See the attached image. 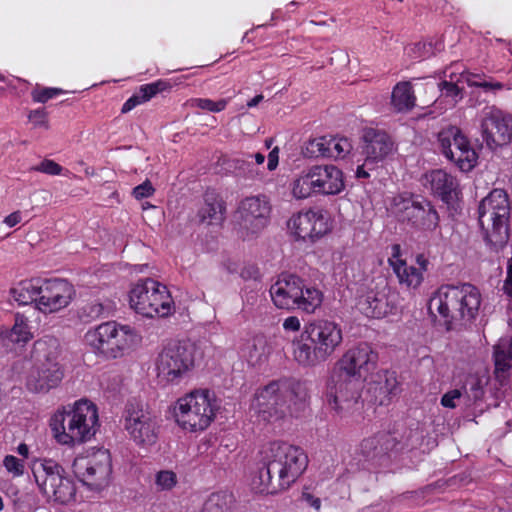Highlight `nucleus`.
<instances>
[{
  "label": "nucleus",
  "instance_id": "nucleus-59",
  "mask_svg": "<svg viewBox=\"0 0 512 512\" xmlns=\"http://www.w3.org/2000/svg\"><path fill=\"white\" fill-rule=\"evenodd\" d=\"M21 222V212L15 211L5 217L4 223L9 227H14Z\"/></svg>",
  "mask_w": 512,
  "mask_h": 512
},
{
  "label": "nucleus",
  "instance_id": "nucleus-25",
  "mask_svg": "<svg viewBox=\"0 0 512 512\" xmlns=\"http://www.w3.org/2000/svg\"><path fill=\"white\" fill-rule=\"evenodd\" d=\"M425 180V185H429L428 188L435 197L448 207H454L461 194L456 177L442 169H436L426 173Z\"/></svg>",
  "mask_w": 512,
  "mask_h": 512
},
{
  "label": "nucleus",
  "instance_id": "nucleus-13",
  "mask_svg": "<svg viewBox=\"0 0 512 512\" xmlns=\"http://www.w3.org/2000/svg\"><path fill=\"white\" fill-rule=\"evenodd\" d=\"M392 209L397 219L419 232H433L439 228L440 216L428 198L404 192L393 198Z\"/></svg>",
  "mask_w": 512,
  "mask_h": 512
},
{
  "label": "nucleus",
  "instance_id": "nucleus-44",
  "mask_svg": "<svg viewBox=\"0 0 512 512\" xmlns=\"http://www.w3.org/2000/svg\"><path fill=\"white\" fill-rule=\"evenodd\" d=\"M462 81L459 77L456 82L453 81L452 75H450V80L441 81L438 86L441 92V95L445 98H450L454 103L459 102L463 98V88L459 87L458 82Z\"/></svg>",
  "mask_w": 512,
  "mask_h": 512
},
{
  "label": "nucleus",
  "instance_id": "nucleus-43",
  "mask_svg": "<svg viewBox=\"0 0 512 512\" xmlns=\"http://www.w3.org/2000/svg\"><path fill=\"white\" fill-rule=\"evenodd\" d=\"M170 88L171 85L167 80L159 79L157 81L141 85L137 90V93L139 94L143 102H147L153 97H155L157 94L166 91Z\"/></svg>",
  "mask_w": 512,
  "mask_h": 512
},
{
  "label": "nucleus",
  "instance_id": "nucleus-60",
  "mask_svg": "<svg viewBox=\"0 0 512 512\" xmlns=\"http://www.w3.org/2000/svg\"><path fill=\"white\" fill-rule=\"evenodd\" d=\"M416 262L419 265V267H417V269H420L423 274L424 271L427 270L428 260L425 258L424 255L420 254V255H417Z\"/></svg>",
  "mask_w": 512,
  "mask_h": 512
},
{
  "label": "nucleus",
  "instance_id": "nucleus-39",
  "mask_svg": "<svg viewBox=\"0 0 512 512\" xmlns=\"http://www.w3.org/2000/svg\"><path fill=\"white\" fill-rule=\"evenodd\" d=\"M328 158L343 159L353 149L351 141L347 137L328 136Z\"/></svg>",
  "mask_w": 512,
  "mask_h": 512
},
{
  "label": "nucleus",
  "instance_id": "nucleus-10",
  "mask_svg": "<svg viewBox=\"0 0 512 512\" xmlns=\"http://www.w3.org/2000/svg\"><path fill=\"white\" fill-rule=\"evenodd\" d=\"M84 339L95 355L110 360L131 352L139 344L141 337L130 325L107 321L88 330Z\"/></svg>",
  "mask_w": 512,
  "mask_h": 512
},
{
  "label": "nucleus",
  "instance_id": "nucleus-37",
  "mask_svg": "<svg viewBox=\"0 0 512 512\" xmlns=\"http://www.w3.org/2000/svg\"><path fill=\"white\" fill-rule=\"evenodd\" d=\"M232 501V494L224 491L212 493L205 500L201 512H229Z\"/></svg>",
  "mask_w": 512,
  "mask_h": 512
},
{
  "label": "nucleus",
  "instance_id": "nucleus-24",
  "mask_svg": "<svg viewBox=\"0 0 512 512\" xmlns=\"http://www.w3.org/2000/svg\"><path fill=\"white\" fill-rule=\"evenodd\" d=\"M303 289V279L295 274L282 273L270 287V296L274 305L280 309H295Z\"/></svg>",
  "mask_w": 512,
  "mask_h": 512
},
{
  "label": "nucleus",
  "instance_id": "nucleus-17",
  "mask_svg": "<svg viewBox=\"0 0 512 512\" xmlns=\"http://www.w3.org/2000/svg\"><path fill=\"white\" fill-rule=\"evenodd\" d=\"M271 204L266 195L248 196L242 199L235 213V229L242 240H252L269 223Z\"/></svg>",
  "mask_w": 512,
  "mask_h": 512
},
{
  "label": "nucleus",
  "instance_id": "nucleus-3",
  "mask_svg": "<svg viewBox=\"0 0 512 512\" xmlns=\"http://www.w3.org/2000/svg\"><path fill=\"white\" fill-rule=\"evenodd\" d=\"M308 401L306 382L282 377L258 388L252 407L260 421L275 423L287 415L298 417L308 406Z\"/></svg>",
  "mask_w": 512,
  "mask_h": 512
},
{
  "label": "nucleus",
  "instance_id": "nucleus-58",
  "mask_svg": "<svg viewBox=\"0 0 512 512\" xmlns=\"http://www.w3.org/2000/svg\"><path fill=\"white\" fill-rule=\"evenodd\" d=\"M278 162H279L278 149L274 148L268 154V163H267L268 170L269 171L275 170L278 166Z\"/></svg>",
  "mask_w": 512,
  "mask_h": 512
},
{
  "label": "nucleus",
  "instance_id": "nucleus-33",
  "mask_svg": "<svg viewBox=\"0 0 512 512\" xmlns=\"http://www.w3.org/2000/svg\"><path fill=\"white\" fill-rule=\"evenodd\" d=\"M416 104L413 86L408 81L398 82L391 94V105L397 112L411 111Z\"/></svg>",
  "mask_w": 512,
  "mask_h": 512
},
{
  "label": "nucleus",
  "instance_id": "nucleus-50",
  "mask_svg": "<svg viewBox=\"0 0 512 512\" xmlns=\"http://www.w3.org/2000/svg\"><path fill=\"white\" fill-rule=\"evenodd\" d=\"M31 170L55 176L62 174L63 167L54 160L44 159L37 166L32 167Z\"/></svg>",
  "mask_w": 512,
  "mask_h": 512
},
{
  "label": "nucleus",
  "instance_id": "nucleus-21",
  "mask_svg": "<svg viewBox=\"0 0 512 512\" xmlns=\"http://www.w3.org/2000/svg\"><path fill=\"white\" fill-rule=\"evenodd\" d=\"M75 290L72 284L64 279H41L38 311L51 314L67 307Z\"/></svg>",
  "mask_w": 512,
  "mask_h": 512
},
{
  "label": "nucleus",
  "instance_id": "nucleus-54",
  "mask_svg": "<svg viewBox=\"0 0 512 512\" xmlns=\"http://www.w3.org/2000/svg\"><path fill=\"white\" fill-rule=\"evenodd\" d=\"M144 103L140 98L139 94L136 92L130 98H128L121 108L122 113H127L134 109L136 106Z\"/></svg>",
  "mask_w": 512,
  "mask_h": 512
},
{
  "label": "nucleus",
  "instance_id": "nucleus-11",
  "mask_svg": "<svg viewBox=\"0 0 512 512\" xmlns=\"http://www.w3.org/2000/svg\"><path fill=\"white\" fill-rule=\"evenodd\" d=\"M345 189L342 170L333 164L304 168L293 180L291 192L297 200L318 195H338Z\"/></svg>",
  "mask_w": 512,
  "mask_h": 512
},
{
  "label": "nucleus",
  "instance_id": "nucleus-63",
  "mask_svg": "<svg viewBox=\"0 0 512 512\" xmlns=\"http://www.w3.org/2000/svg\"><path fill=\"white\" fill-rule=\"evenodd\" d=\"M17 451L18 453L23 456V457H28V454H29V448L28 446L25 444V443H21L18 447H17Z\"/></svg>",
  "mask_w": 512,
  "mask_h": 512
},
{
  "label": "nucleus",
  "instance_id": "nucleus-32",
  "mask_svg": "<svg viewBox=\"0 0 512 512\" xmlns=\"http://www.w3.org/2000/svg\"><path fill=\"white\" fill-rule=\"evenodd\" d=\"M41 278H32L20 281L11 289L14 300L19 305L34 304L38 310V298L40 295Z\"/></svg>",
  "mask_w": 512,
  "mask_h": 512
},
{
  "label": "nucleus",
  "instance_id": "nucleus-22",
  "mask_svg": "<svg viewBox=\"0 0 512 512\" xmlns=\"http://www.w3.org/2000/svg\"><path fill=\"white\" fill-rule=\"evenodd\" d=\"M292 234L301 240L315 241L328 231L327 221L320 210L309 209L293 215L288 221Z\"/></svg>",
  "mask_w": 512,
  "mask_h": 512
},
{
  "label": "nucleus",
  "instance_id": "nucleus-12",
  "mask_svg": "<svg viewBox=\"0 0 512 512\" xmlns=\"http://www.w3.org/2000/svg\"><path fill=\"white\" fill-rule=\"evenodd\" d=\"M31 471L38 488L48 499L61 504L75 499V481L57 461L36 459L32 462Z\"/></svg>",
  "mask_w": 512,
  "mask_h": 512
},
{
  "label": "nucleus",
  "instance_id": "nucleus-15",
  "mask_svg": "<svg viewBox=\"0 0 512 512\" xmlns=\"http://www.w3.org/2000/svg\"><path fill=\"white\" fill-rule=\"evenodd\" d=\"M123 425L130 440L139 448L148 449L158 442L161 419L141 403L126 404Z\"/></svg>",
  "mask_w": 512,
  "mask_h": 512
},
{
  "label": "nucleus",
  "instance_id": "nucleus-4",
  "mask_svg": "<svg viewBox=\"0 0 512 512\" xmlns=\"http://www.w3.org/2000/svg\"><path fill=\"white\" fill-rule=\"evenodd\" d=\"M343 342L341 326L335 321L316 319L304 326L292 342L293 358L302 367L312 368L328 360Z\"/></svg>",
  "mask_w": 512,
  "mask_h": 512
},
{
  "label": "nucleus",
  "instance_id": "nucleus-64",
  "mask_svg": "<svg viewBox=\"0 0 512 512\" xmlns=\"http://www.w3.org/2000/svg\"><path fill=\"white\" fill-rule=\"evenodd\" d=\"M254 158H255V161H256V163H257L258 165L263 164V163H264V161H265V156H264V154L259 153V152H258V153H256V154L254 155Z\"/></svg>",
  "mask_w": 512,
  "mask_h": 512
},
{
  "label": "nucleus",
  "instance_id": "nucleus-29",
  "mask_svg": "<svg viewBox=\"0 0 512 512\" xmlns=\"http://www.w3.org/2000/svg\"><path fill=\"white\" fill-rule=\"evenodd\" d=\"M363 138L365 142L364 152L367 160H382L393 149V142L386 132L368 129L365 131Z\"/></svg>",
  "mask_w": 512,
  "mask_h": 512
},
{
  "label": "nucleus",
  "instance_id": "nucleus-52",
  "mask_svg": "<svg viewBox=\"0 0 512 512\" xmlns=\"http://www.w3.org/2000/svg\"><path fill=\"white\" fill-rule=\"evenodd\" d=\"M155 193V188L149 180H145L143 183L137 185L133 189V196L137 200L151 197Z\"/></svg>",
  "mask_w": 512,
  "mask_h": 512
},
{
  "label": "nucleus",
  "instance_id": "nucleus-40",
  "mask_svg": "<svg viewBox=\"0 0 512 512\" xmlns=\"http://www.w3.org/2000/svg\"><path fill=\"white\" fill-rule=\"evenodd\" d=\"M108 314L109 308L98 301L86 303L79 311V317L83 322H92L100 317L107 316Z\"/></svg>",
  "mask_w": 512,
  "mask_h": 512
},
{
  "label": "nucleus",
  "instance_id": "nucleus-26",
  "mask_svg": "<svg viewBox=\"0 0 512 512\" xmlns=\"http://www.w3.org/2000/svg\"><path fill=\"white\" fill-rule=\"evenodd\" d=\"M392 250V257L388 259V262L399 284L408 289L418 288L423 282L422 271L413 265H408L405 260L399 258L400 246L398 244L393 245Z\"/></svg>",
  "mask_w": 512,
  "mask_h": 512
},
{
  "label": "nucleus",
  "instance_id": "nucleus-41",
  "mask_svg": "<svg viewBox=\"0 0 512 512\" xmlns=\"http://www.w3.org/2000/svg\"><path fill=\"white\" fill-rule=\"evenodd\" d=\"M329 142L328 136H321L310 139L304 148V155L310 158H328Z\"/></svg>",
  "mask_w": 512,
  "mask_h": 512
},
{
  "label": "nucleus",
  "instance_id": "nucleus-49",
  "mask_svg": "<svg viewBox=\"0 0 512 512\" xmlns=\"http://www.w3.org/2000/svg\"><path fill=\"white\" fill-rule=\"evenodd\" d=\"M28 120L35 128L49 129L48 113L43 107L30 110L28 113Z\"/></svg>",
  "mask_w": 512,
  "mask_h": 512
},
{
  "label": "nucleus",
  "instance_id": "nucleus-16",
  "mask_svg": "<svg viewBox=\"0 0 512 512\" xmlns=\"http://www.w3.org/2000/svg\"><path fill=\"white\" fill-rule=\"evenodd\" d=\"M195 346L189 341H170L156 361L158 376L171 383H179L194 367Z\"/></svg>",
  "mask_w": 512,
  "mask_h": 512
},
{
  "label": "nucleus",
  "instance_id": "nucleus-14",
  "mask_svg": "<svg viewBox=\"0 0 512 512\" xmlns=\"http://www.w3.org/2000/svg\"><path fill=\"white\" fill-rule=\"evenodd\" d=\"M172 303L167 287L151 278L139 280L129 292L130 307L144 317L168 316Z\"/></svg>",
  "mask_w": 512,
  "mask_h": 512
},
{
  "label": "nucleus",
  "instance_id": "nucleus-35",
  "mask_svg": "<svg viewBox=\"0 0 512 512\" xmlns=\"http://www.w3.org/2000/svg\"><path fill=\"white\" fill-rule=\"evenodd\" d=\"M295 305V309L304 311L308 314L314 313L323 302V293L314 286H308L303 279V289Z\"/></svg>",
  "mask_w": 512,
  "mask_h": 512
},
{
  "label": "nucleus",
  "instance_id": "nucleus-19",
  "mask_svg": "<svg viewBox=\"0 0 512 512\" xmlns=\"http://www.w3.org/2000/svg\"><path fill=\"white\" fill-rule=\"evenodd\" d=\"M438 142L442 154L462 172H469L476 166L478 154L459 127L450 125L442 129Z\"/></svg>",
  "mask_w": 512,
  "mask_h": 512
},
{
  "label": "nucleus",
  "instance_id": "nucleus-8",
  "mask_svg": "<svg viewBox=\"0 0 512 512\" xmlns=\"http://www.w3.org/2000/svg\"><path fill=\"white\" fill-rule=\"evenodd\" d=\"M510 201L503 189H493L478 206V222L485 245L498 253L510 238Z\"/></svg>",
  "mask_w": 512,
  "mask_h": 512
},
{
  "label": "nucleus",
  "instance_id": "nucleus-18",
  "mask_svg": "<svg viewBox=\"0 0 512 512\" xmlns=\"http://www.w3.org/2000/svg\"><path fill=\"white\" fill-rule=\"evenodd\" d=\"M72 467L84 485L99 490L109 483L112 474L111 455L108 450L97 449L77 456Z\"/></svg>",
  "mask_w": 512,
  "mask_h": 512
},
{
  "label": "nucleus",
  "instance_id": "nucleus-28",
  "mask_svg": "<svg viewBox=\"0 0 512 512\" xmlns=\"http://www.w3.org/2000/svg\"><path fill=\"white\" fill-rule=\"evenodd\" d=\"M203 206L198 211L201 222L220 225L225 220L226 203L215 189H207L203 195Z\"/></svg>",
  "mask_w": 512,
  "mask_h": 512
},
{
  "label": "nucleus",
  "instance_id": "nucleus-31",
  "mask_svg": "<svg viewBox=\"0 0 512 512\" xmlns=\"http://www.w3.org/2000/svg\"><path fill=\"white\" fill-rule=\"evenodd\" d=\"M380 380L374 382L370 390L374 393V400L380 406L388 405L392 398L400 392L399 382L395 372L388 370L379 375Z\"/></svg>",
  "mask_w": 512,
  "mask_h": 512
},
{
  "label": "nucleus",
  "instance_id": "nucleus-1",
  "mask_svg": "<svg viewBox=\"0 0 512 512\" xmlns=\"http://www.w3.org/2000/svg\"><path fill=\"white\" fill-rule=\"evenodd\" d=\"M377 363L378 353L367 342L347 349L326 380L324 399L327 405L340 414L358 404L363 382L376 369Z\"/></svg>",
  "mask_w": 512,
  "mask_h": 512
},
{
  "label": "nucleus",
  "instance_id": "nucleus-42",
  "mask_svg": "<svg viewBox=\"0 0 512 512\" xmlns=\"http://www.w3.org/2000/svg\"><path fill=\"white\" fill-rule=\"evenodd\" d=\"M460 78L462 81L466 82L470 87H479L488 90H501L503 88V84L500 82H488L484 79V75L464 72L460 74Z\"/></svg>",
  "mask_w": 512,
  "mask_h": 512
},
{
  "label": "nucleus",
  "instance_id": "nucleus-57",
  "mask_svg": "<svg viewBox=\"0 0 512 512\" xmlns=\"http://www.w3.org/2000/svg\"><path fill=\"white\" fill-rule=\"evenodd\" d=\"M302 499L311 507L316 510H319L321 507V500L318 497H315L313 494L308 492L302 493Z\"/></svg>",
  "mask_w": 512,
  "mask_h": 512
},
{
  "label": "nucleus",
  "instance_id": "nucleus-7",
  "mask_svg": "<svg viewBox=\"0 0 512 512\" xmlns=\"http://www.w3.org/2000/svg\"><path fill=\"white\" fill-rule=\"evenodd\" d=\"M61 346L59 340L50 335L43 336L33 344L35 363L25 381L27 390L34 394H47L60 386L65 369L59 362Z\"/></svg>",
  "mask_w": 512,
  "mask_h": 512
},
{
  "label": "nucleus",
  "instance_id": "nucleus-5",
  "mask_svg": "<svg viewBox=\"0 0 512 512\" xmlns=\"http://www.w3.org/2000/svg\"><path fill=\"white\" fill-rule=\"evenodd\" d=\"M479 289L464 283L459 286L443 285L432 295L429 311H437L443 318L447 330L470 324L476 319L481 306Z\"/></svg>",
  "mask_w": 512,
  "mask_h": 512
},
{
  "label": "nucleus",
  "instance_id": "nucleus-56",
  "mask_svg": "<svg viewBox=\"0 0 512 512\" xmlns=\"http://www.w3.org/2000/svg\"><path fill=\"white\" fill-rule=\"evenodd\" d=\"M300 326H301L300 320L296 316H289L283 322V328L286 331H293V332L299 331Z\"/></svg>",
  "mask_w": 512,
  "mask_h": 512
},
{
  "label": "nucleus",
  "instance_id": "nucleus-9",
  "mask_svg": "<svg viewBox=\"0 0 512 512\" xmlns=\"http://www.w3.org/2000/svg\"><path fill=\"white\" fill-rule=\"evenodd\" d=\"M221 401L209 389H195L177 399L173 407L176 424L190 433L203 432L215 420Z\"/></svg>",
  "mask_w": 512,
  "mask_h": 512
},
{
  "label": "nucleus",
  "instance_id": "nucleus-48",
  "mask_svg": "<svg viewBox=\"0 0 512 512\" xmlns=\"http://www.w3.org/2000/svg\"><path fill=\"white\" fill-rule=\"evenodd\" d=\"M177 475L172 470H161L155 476V484L158 490L169 491L172 490L177 484Z\"/></svg>",
  "mask_w": 512,
  "mask_h": 512
},
{
  "label": "nucleus",
  "instance_id": "nucleus-53",
  "mask_svg": "<svg viewBox=\"0 0 512 512\" xmlns=\"http://www.w3.org/2000/svg\"><path fill=\"white\" fill-rule=\"evenodd\" d=\"M462 396H463L462 390H460V389L450 390V391L446 392L445 394H443V396L441 397V401H440L441 405L445 408L454 409L457 406L456 400L460 399Z\"/></svg>",
  "mask_w": 512,
  "mask_h": 512
},
{
  "label": "nucleus",
  "instance_id": "nucleus-61",
  "mask_svg": "<svg viewBox=\"0 0 512 512\" xmlns=\"http://www.w3.org/2000/svg\"><path fill=\"white\" fill-rule=\"evenodd\" d=\"M356 178L366 179L369 178L370 174L365 170L364 165H359L355 173Z\"/></svg>",
  "mask_w": 512,
  "mask_h": 512
},
{
  "label": "nucleus",
  "instance_id": "nucleus-38",
  "mask_svg": "<svg viewBox=\"0 0 512 512\" xmlns=\"http://www.w3.org/2000/svg\"><path fill=\"white\" fill-rule=\"evenodd\" d=\"M460 390L471 404H477L485 394L482 380L474 374L467 375Z\"/></svg>",
  "mask_w": 512,
  "mask_h": 512
},
{
  "label": "nucleus",
  "instance_id": "nucleus-23",
  "mask_svg": "<svg viewBox=\"0 0 512 512\" xmlns=\"http://www.w3.org/2000/svg\"><path fill=\"white\" fill-rule=\"evenodd\" d=\"M389 287L386 282L381 281L373 287L370 286L359 296L357 308L369 318H382L393 309L389 298Z\"/></svg>",
  "mask_w": 512,
  "mask_h": 512
},
{
  "label": "nucleus",
  "instance_id": "nucleus-47",
  "mask_svg": "<svg viewBox=\"0 0 512 512\" xmlns=\"http://www.w3.org/2000/svg\"><path fill=\"white\" fill-rule=\"evenodd\" d=\"M191 106L199 108L201 110H206L209 112L218 113L223 111L227 104V99H220L218 101H213L209 98H194L190 100Z\"/></svg>",
  "mask_w": 512,
  "mask_h": 512
},
{
  "label": "nucleus",
  "instance_id": "nucleus-34",
  "mask_svg": "<svg viewBox=\"0 0 512 512\" xmlns=\"http://www.w3.org/2000/svg\"><path fill=\"white\" fill-rule=\"evenodd\" d=\"M390 448V439L386 435H376L364 439L360 444L361 454L367 460L380 459L386 456Z\"/></svg>",
  "mask_w": 512,
  "mask_h": 512
},
{
  "label": "nucleus",
  "instance_id": "nucleus-2",
  "mask_svg": "<svg viewBox=\"0 0 512 512\" xmlns=\"http://www.w3.org/2000/svg\"><path fill=\"white\" fill-rule=\"evenodd\" d=\"M258 472L252 479L257 493L275 495L290 488L308 466V456L284 441L264 444L258 453Z\"/></svg>",
  "mask_w": 512,
  "mask_h": 512
},
{
  "label": "nucleus",
  "instance_id": "nucleus-30",
  "mask_svg": "<svg viewBox=\"0 0 512 512\" xmlns=\"http://www.w3.org/2000/svg\"><path fill=\"white\" fill-rule=\"evenodd\" d=\"M494 376L500 386L508 384L512 374V341L502 340L493 348Z\"/></svg>",
  "mask_w": 512,
  "mask_h": 512
},
{
  "label": "nucleus",
  "instance_id": "nucleus-51",
  "mask_svg": "<svg viewBox=\"0 0 512 512\" xmlns=\"http://www.w3.org/2000/svg\"><path fill=\"white\" fill-rule=\"evenodd\" d=\"M3 465L6 470L15 477L21 476L24 473L23 461L13 455H6L3 460Z\"/></svg>",
  "mask_w": 512,
  "mask_h": 512
},
{
  "label": "nucleus",
  "instance_id": "nucleus-36",
  "mask_svg": "<svg viewBox=\"0 0 512 512\" xmlns=\"http://www.w3.org/2000/svg\"><path fill=\"white\" fill-rule=\"evenodd\" d=\"M270 354V347L263 335H256L248 345V361L252 365L265 362Z\"/></svg>",
  "mask_w": 512,
  "mask_h": 512
},
{
  "label": "nucleus",
  "instance_id": "nucleus-27",
  "mask_svg": "<svg viewBox=\"0 0 512 512\" xmlns=\"http://www.w3.org/2000/svg\"><path fill=\"white\" fill-rule=\"evenodd\" d=\"M28 318L17 312L14 315V324L10 329H1L0 339L7 349H13L15 346H24L33 338Z\"/></svg>",
  "mask_w": 512,
  "mask_h": 512
},
{
  "label": "nucleus",
  "instance_id": "nucleus-20",
  "mask_svg": "<svg viewBox=\"0 0 512 512\" xmlns=\"http://www.w3.org/2000/svg\"><path fill=\"white\" fill-rule=\"evenodd\" d=\"M480 129L483 140L492 150L512 141V117L499 109L491 108L484 113Z\"/></svg>",
  "mask_w": 512,
  "mask_h": 512
},
{
  "label": "nucleus",
  "instance_id": "nucleus-62",
  "mask_svg": "<svg viewBox=\"0 0 512 512\" xmlns=\"http://www.w3.org/2000/svg\"><path fill=\"white\" fill-rule=\"evenodd\" d=\"M263 99H264V96L262 94H258L247 102V107H249V108L256 107Z\"/></svg>",
  "mask_w": 512,
  "mask_h": 512
},
{
  "label": "nucleus",
  "instance_id": "nucleus-46",
  "mask_svg": "<svg viewBox=\"0 0 512 512\" xmlns=\"http://www.w3.org/2000/svg\"><path fill=\"white\" fill-rule=\"evenodd\" d=\"M65 91L61 88L54 87H36L31 91V98L34 103H46L59 95L64 94Z\"/></svg>",
  "mask_w": 512,
  "mask_h": 512
},
{
  "label": "nucleus",
  "instance_id": "nucleus-55",
  "mask_svg": "<svg viewBox=\"0 0 512 512\" xmlns=\"http://www.w3.org/2000/svg\"><path fill=\"white\" fill-rule=\"evenodd\" d=\"M504 293L512 298V258L508 261L507 277L503 284Z\"/></svg>",
  "mask_w": 512,
  "mask_h": 512
},
{
  "label": "nucleus",
  "instance_id": "nucleus-6",
  "mask_svg": "<svg viewBox=\"0 0 512 512\" xmlns=\"http://www.w3.org/2000/svg\"><path fill=\"white\" fill-rule=\"evenodd\" d=\"M98 410L88 400H79L68 410L56 411L50 419V428L55 440L73 447L89 441L99 425Z\"/></svg>",
  "mask_w": 512,
  "mask_h": 512
},
{
  "label": "nucleus",
  "instance_id": "nucleus-45",
  "mask_svg": "<svg viewBox=\"0 0 512 512\" xmlns=\"http://www.w3.org/2000/svg\"><path fill=\"white\" fill-rule=\"evenodd\" d=\"M232 162L233 168L238 176H242L250 180H254L259 177V171L248 159L236 158L233 159Z\"/></svg>",
  "mask_w": 512,
  "mask_h": 512
}]
</instances>
